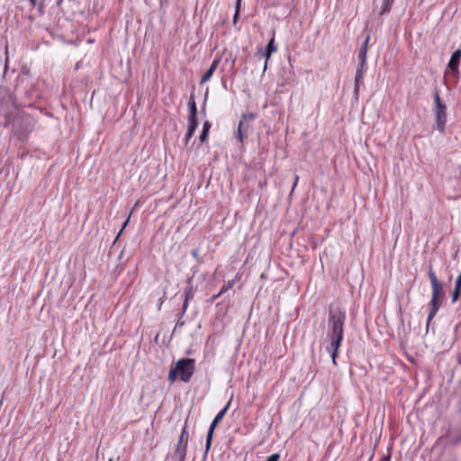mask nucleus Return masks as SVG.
I'll list each match as a JSON object with an SVG mask.
<instances>
[{
	"label": "nucleus",
	"instance_id": "5701e85b",
	"mask_svg": "<svg viewBox=\"0 0 461 461\" xmlns=\"http://www.w3.org/2000/svg\"><path fill=\"white\" fill-rule=\"evenodd\" d=\"M178 376V374L175 367H171L168 373V380L173 383L176 381V377Z\"/></svg>",
	"mask_w": 461,
	"mask_h": 461
},
{
	"label": "nucleus",
	"instance_id": "dca6fc26",
	"mask_svg": "<svg viewBox=\"0 0 461 461\" xmlns=\"http://www.w3.org/2000/svg\"><path fill=\"white\" fill-rule=\"evenodd\" d=\"M32 7H37V11L40 16H42L45 13V0H29Z\"/></svg>",
	"mask_w": 461,
	"mask_h": 461
},
{
	"label": "nucleus",
	"instance_id": "a211bd4d",
	"mask_svg": "<svg viewBox=\"0 0 461 461\" xmlns=\"http://www.w3.org/2000/svg\"><path fill=\"white\" fill-rule=\"evenodd\" d=\"M230 402H231V400H230L227 403V405L215 416V418L213 419L214 420H216L217 422H221V420L223 419L224 415L226 414L230 405Z\"/></svg>",
	"mask_w": 461,
	"mask_h": 461
},
{
	"label": "nucleus",
	"instance_id": "423d86ee",
	"mask_svg": "<svg viewBox=\"0 0 461 461\" xmlns=\"http://www.w3.org/2000/svg\"><path fill=\"white\" fill-rule=\"evenodd\" d=\"M256 114L253 113H244L239 122L237 138L242 143L247 138L249 129L250 127L249 122L255 120Z\"/></svg>",
	"mask_w": 461,
	"mask_h": 461
},
{
	"label": "nucleus",
	"instance_id": "2eb2a0df",
	"mask_svg": "<svg viewBox=\"0 0 461 461\" xmlns=\"http://www.w3.org/2000/svg\"><path fill=\"white\" fill-rule=\"evenodd\" d=\"M460 293H461V273L457 276L456 283H455V287L452 292V302L455 303L458 300Z\"/></svg>",
	"mask_w": 461,
	"mask_h": 461
},
{
	"label": "nucleus",
	"instance_id": "bb28decb",
	"mask_svg": "<svg viewBox=\"0 0 461 461\" xmlns=\"http://www.w3.org/2000/svg\"><path fill=\"white\" fill-rule=\"evenodd\" d=\"M369 41H370V36H369V35H367V36L366 37V39H365V41H364V43H363V46H362L361 50H366L367 51L368 42H369Z\"/></svg>",
	"mask_w": 461,
	"mask_h": 461
},
{
	"label": "nucleus",
	"instance_id": "ddd939ff",
	"mask_svg": "<svg viewBox=\"0 0 461 461\" xmlns=\"http://www.w3.org/2000/svg\"><path fill=\"white\" fill-rule=\"evenodd\" d=\"M189 115L188 121L197 122V108L193 96L190 97L188 102Z\"/></svg>",
	"mask_w": 461,
	"mask_h": 461
},
{
	"label": "nucleus",
	"instance_id": "c756f323",
	"mask_svg": "<svg viewBox=\"0 0 461 461\" xmlns=\"http://www.w3.org/2000/svg\"><path fill=\"white\" fill-rule=\"evenodd\" d=\"M240 0L236 1L235 12L240 13Z\"/></svg>",
	"mask_w": 461,
	"mask_h": 461
},
{
	"label": "nucleus",
	"instance_id": "4be33fe9",
	"mask_svg": "<svg viewBox=\"0 0 461 461\" xmlns=\"http://www.w3.org/2000/svg\"><path fill=\"white\" fill-rule=\"evenodd\" d=\"M366 53L367 51L366 50H360L358 53L359 63L362 65H366Z\"/></svg>",
	"mask_w": 461,
	"mask_h": 461
},
{
	"label": "nucleus",
	"instance_id": "cd10ccee",
	"mask_svg": "<svg viewBox=\"0 0 461 461\" xmlns=\"http://www.w3.org/2000/svg\"><path fill=\"white\" fill-rule=\"evenodd\" d=\"M9 99H10V101H11V103H12L13 107H14L15 110H17V108H18V104L15 102V99H14L12 95H10V96H9Z\"/></svg>",
	"mask_w": 461,
	"mask_h": 461
},
{
	"label": "nucleus",
	"instance_id": "f3484780",
	"mask_svg": "<svg viewBox=\"0 0 461 461\" xmlns=\"http://www.w3.org/2000/svg\"><path fill=\"white\" fill-rule=\"evenodd\" d=\"M393 2H394V0H383V5H382V8L379 12V15L382 16L386 14H389Z\"/></svg>",
	"mask_w": 461,
	"mask_h": 461
},
{
	"label": "nucleus",
	"instance_id": "473e14b6",
	"mask_svg": "<svg viewBox=\"0 0 461 461\" xmlns=\"http://www.w3.org/2000/svg\"><path fill=\"white\" fill-rule=\"evenodd\" d=\"M298 179H299V177H298V176H295V180H294V187H293V188H294V187H295V185H297Z\"/></svg>",
	"mask_w": 461,
	"mask_h": 461
},
{
	"label": "nucleus",
	"instance_id": "7ed1b4c3",
	"mask_svg": "<svg viewBox=\"0 0 461 461\" xmlns=\"http://www.w3.org/2000/svg\"><path fill=\"white\" fill-rule=\"evenodd\" d=\"M34 120L30 114L17 113L13 122V132L21 140H25L34 129Z\"/></svg>",
	"mask_w": 461,
	"mask_h": 461
},
{
	"label": "nucleus",
	"instance_id": "6e6552de",
	"mask_svg": "<svg viewBox=\"0 0 461 461\" xmlns=\"http://www.w3.org/2000/svg\"><path fill=\"white\" fill-rule=\"evenodd\" d=\"M276 50H277V46L275 43L274 36L269 40V41L265 49H262V48L258 49L257 55L259 56V58H266V62L264 65L265 70L267 69L268 59L271 58L272 54L274 52H276Z\"/></svg>",
	"mask_w": 461,
	"mask_h": 461
},
{
	"label": "nucleus",
	"instance_id": "f704fd0d",
	"mask_svg": "<svg viewBox=\"0 0 461 461\" xmlns=\"http://www.w3.org/2000/svg\"><path fill=\"white\" fill-rule=\"evenodd\" d=\"M108 461H113V458H109V460H108Z\"/></svg>",
	"mask_w": 461,
	"mask_h": 461
},
{
	"label": "nucleus",
	"instance_id": "7c9ffc66",
	"mask_svg": "<svg viewBox=\"0 0 461 461\" xmlns=\"http://www.w3.org/2000/svg\"><path fill=\"white\" fill-rule=\"evenodd\" d=\"M239 14H240V13H237V12H235V14H234V16H233V23H234V24H235V23H237V21H238Z\"/></svg>",
	"mask_w": 461,
	"mask_h": 461
},
{
	"label": "nucleus",
	"instance_id": "39448f33",
	"mask_svg": "<svg viewBox=\"0 0 461 461\" xmlns=\"http://www.w3.org/2000/svg\"><path fill=\"white\" fill-rule=\"evenodd\" d=\"M188 433L186 431L185 425L182 429L181 434L179 436L176 447L175 450V457L176 461H185V456L187 451L188 445Z\"/></svg>",
	"mask_w": 461,
	"mask_h": 461
},
{
	"label": "nucleus",
	"instance_id": "0eeeda50",
	"mask_svg": "<svg viewBox=\"0 0 461 461\" xmlns=\"http://www.w3.org/2000/svg\"><path fill=\"white\" fill-rule=\"evenodd\" d=\"M433 113L435 116L436 129L443 133L445 131V126L447 122V105L440 107H434Z\"/></svg>",
	"mask_w": 461,
	"mask_h": 461
},
{
	"label": "nucleus",
	"instance_id": "f257e3e1",
	"mask_svg": "<svg viewBox=\"0 0 461 461\" xmlns=\"http://www.w3.org/2000/svg\"><path fill=\"white\" fill-rule=\"evenodd\" d=\"M346 321L345 312L338 306H330L329 309L327 338L330 339L326 349L330 353L332 362L336 365L338 349L341 344Z\"/></svg>",
	"mask_w": 461,
	"mask_h": 461
},
{
	"label": "nucleus",
	"instance_id": "b1692460",
	"mask_svg": "<svg viewBox=\"0 0 461 461\" xmlns=\"http://www.w3.org/2000/svg\"><path fill=\"white\" fill-rule=\"evenodd\" d=\"M280 459V455L276 453L269 456L266 461H278Z\"/></svg>",
	"mask_w": 461,
	"mask_h": 461
},
{
	"label": "nucleus",
	"instance_id": "f8f14e48",
	"mask_svg": "<svg viewBox=\"0 0 461 461\" xmlns=\"http://www.w3.org/2000/svg\"><path fill=\"white\" fill-rule=\"evenodd\" d=\"M218 424H219V422H217L216 420H213L210 425V428H209V430L207 433V437H206L204 456H206V455L211 447L213 432Z\"/></svg>",
	"mask_w": 461,
	"mask_h": 461
},
{
	"label": "nucleus",
	"instance_id": "f03ea898",
	"mask_svg": "<svg viewBox=\"0 0 461 461\" xmlns=\"http://www.w3.org/2000/svg\"><path fill=\"white\" fill-rule=\"evenodd\" d=\"M428 276L431 284V300L430 309L427 320V329L429 328L430 321L438 312L441 305V302L439 300L444 295L443 284L438 280L436 273L432 269L431 266L429 267Z\"/></svg>",
	"mask_w": 461,
	"mask_h": 461
},
{
	"label": "nucleus",
	"instance_id": "2f4dec72",
	"mask_svg": "<svg viewBox=\"0 0 461 461\" xmlns=\"http://www.w3.org/2000/svg\"><path fill=\"white\" fill-rule=\"evenodd\" d=\"M198 254H199L198 249H194V250L192 251V256H193L194 258H195L198 257Z\"/></svg>",
	"mask_w": 461,
	"mask_h": 461
},
{
	"label": "nucleus",
	"instance_id": "4468645a",
	"mask_svg": "<svg viewBox=\"0 0 461 461\" xmlns=\"http://www.w3.org/2000/svg\"><path fill=\"white\" fill-rule=\"evenodd\" d=\"M197 125H198V122L188 121V128H187V131H186L185 137V146H188L189 140L193 137V135L197 128Z\"/></svg>",
	"mask_w": 461,
	"mask_h": 461
},
{
	"label": "nucleus",
	"instance_id": "a878e982",
	"mask_svg": "<svg viewBox=\"0 0 461 461\" xmlns=\"http://www.w3.org/2000/svg\"><path fill=\"white\" fill-rule=\"evenodd\" d=\"M211 126H212L211 122L208 121H205L203 125V131H205V132H209Z\"/></svg>",
	"mask_w": 461,
	"mask_h": 461
},
{
	"label": "nucleus",
	"instance_id": "9d476101",
	"mask_svg": "<svg viewBox=\"0 0 461 461\" xmlns=\"http://www.w3.org/2000/svg\"><path fill=\"white\" fill-rule=\"evenodd\" d=\"M220 61H221L220 59H215L212 62L211 66L209 67V68L206 70V72L203 74V76L202 77V78L200 80L201 85L206 83L207 81H209L211 79V77H212L216 68H218Z\"/></svg>",
	"mask_w": 461,
	"mask_h": 461
},
{
	"label": "nucleus",
	"instance_id": "72a5a7b5",
	"mask_svg": "<svg viewBox=\"0 0 461 461\" xmlns=\"http://www.w3.org/2000/svg\"><path fill=\"white\" fill-rule=\"evenodd\" d=\"M383 461H390V456L383 457Z\"/></svg>",
	"mask_w": 461,
	"mask_h": 461
},
{
	"label": "nucleus",
	"instance_id": "20e7f679",
	"mask_svg": "<svg viewBox=\"0 0 461 461\" xmlns=\"http://www.w3.org/2000/svg\"><path fill=\"white\" fill-rule=\"evenodd\" d=\"M181 381L189 382L194 372V359L181 358L176 361L174 366Z\"/></svg>",
	"mask_w": 461,
	"mask_h": 461
},
{
	"label": "nucleus",
	"instance_id": "393cba45",
	"mask_svg": "<svg viewBox=\"0 0 461 461\" xmlns=\"http://www.w3.org/2000/svg\"><path fill=\"white\" fill-rule=\"evenodd\" d=\"M208 138V132H205V131H202L199 139L202 143L205 142Z\"/></svg>",
	"mask_w": 461,
	"mask_h": 461
},
{
	"label": "nucleus",
	"instance_id": "c85d7f7f",
	"mask_svg": "<svg viewBox=\"0 0 461 461\" xmlns=\"http://www.w3.org/2000/svg\"><path fill=\"white\" fill-rule=\"evenodd\" d=\"M221 295L220 292L217 294L212 295L210 299V303H213Z\"/></svg>",
	"mask_w": 461,
	"mask_h": 461
},
{
	"label": "nucleus",
	"instance_id": "1a4fd4ad",
	"mask_svg": "<svg viewBox=\"0 0 461 461\" xmlns=\"http://www.w3.org/2000/svg\"><path fill=\"white\" fill-rule=\"evenodd\" d=\"M366 65H362L359 63V67L357 69L356 77H355V86H354V94L357 97L359 87L362 83V78L364 77V72L366 70Z\"/></svg>",
	"mask_w": 461,
	"mask_h": 461
},
{
	"label": "nucleus",
	"instance_id": "aec40b11",
	"mask_svg": "<svg viewBox=\"0 0 461 461\" xmlns=\"http://www.w3.org/2000/svg\"><path fill=\"white\" fill-rule=\"evenodd\" d=\"M433 97H434V107H440V106L446 105L444 103H442L438 89L435 90Z\"/></svg>",
	"mask_w": 461,
	"mask_h": 461
},
{
	"label": "nucleus",
	"instance_id": "6ab92c4d",
	"mask_svg": "<svg viewBox=\"0 0 461 461\" xmlns=\"http://www.w3.org/2000/svg\"><path fill=\"white\" fill-rule=\"evenodd\" d=\"M192 296H193V294H192L191 290L185 291V301H184L183 307H182V314H184L185 312L186 311V309L188 307V301H189L190 297H192Z\"/></svg>",
	"mask_w": 461,
	"mask_h": 461
},
{
	"label": "nucleus",
	"instance_id": "9b49d317",
	"mask_svg": "<svg viewBox=\"0 0 461 461\" xmlns=\"http://www.w3.org/2000/svg\"><path fill=\"white\" fill-rule=\"evenodd\" d=\"M461 59V50H455L450 58L447 67L452 70L457 72L458 65Z\"/></svg>",
	"mask_w": 461,
	"mask_h": 461
},
{
	"label": "nucleus",
	"instance_id": "412c9836",
	"mask_svg": "<svg viewBox=\"0 0 461 461\" xmlns=\"http://www.w3.org/2000/svg\"><path fill=\"white\" fill-rule=\"evenodd\" d=\"M235 284V280H229L226 284L222 285V287L220 290V294H223L226 292H228L230 289L233 287Z\"/></svg>",
	"mask_w": 461,
	"mask_h": 461
}]
</instances>
